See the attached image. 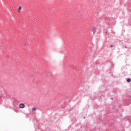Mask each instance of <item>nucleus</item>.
Instances as JSON below:
<instances>
[{"mask_svg":"<svg viewBox=\"0 0 131 131\" xmlns=\"http://www.w3.org/2000/svg\"><path fill=\"white\" fill-rule=\"evenodd\" d=\"M19 107L21 109H23V108L25 107V104H24V103H20L19 104Z\"/></svg>","mask_w":131,"mask_h":131,"instance_id":"nucleus-1","label":"nucleus"},{"mask_svg":"<svg viewBox=\"0 0 131 131\" xmlns=\"http://www.w3.org/2000/svg\"><path fill=\"white\" fill-rule=\"evenodd\" d=\"M32 112H34V111H36V108H35V107H33V108H32Z\"/></svg>","mask_w":131,"mask_h":131,"instance_id":"nucleus-2","label":"nucleus"},{"mask_svg":"<svg viewBox=\"0 0 131 131\" xmlns=\"http://www.w3.org/2000/svg\"><path fill=\"white\" fill-rule=\"evenodd\" d=\"M21 9H22V7H21V6H19V8L17 9V12H20V11H21Z\"/></svg>","mask_w":131,"mask_h":131,"instance_id":"nucleus-3","label":"nucleus"},{"mask_svg":"<svg viewBox=\"0 0 131 131\" xmlns=\"http://www.w3.org/2000/svg\"><path fill=\"white\" fill-rule=\"evenodd\" d=\"M92 32H93V34H95V28H93L92 29Z\"/></svg>","mask_w":131,"mask_h":131,"instance_id":"nucleus-4","label":"nucleus"},{"mask_svg":"<svg viewBox=\"0 0 131 131\" xmlns=\"http://www.w3.org/2000/svg\"><path fill=\"white\" fill-rule=\"evenodd\" d=\"M131 81V79L130 78H128L127 79V82H130Z\"/></svg>","mask_w":131,"mask_h":131,"instance_id":"nucleus-5","label":"nucleus"},{"mask_svg":"<svg viewBox=\"0 0 131 131\" xmlns=\"http://www.w3.org/2000/svg\"><path fill=\"white\" fill-rule=\"evenodd\" d=\"M110 48H113V45H110Z\"/></svg>","mask_w":131,"mask_h":131,"instance_id":"nucleus-6","label":"nucleus"},{"mask_svg":"<svg viewBox=\"0 0 131 131\" xmlns=\"http://www.w3.org/2000/svg\"><path fill=\"white\" fill-rule=\"evenodd\" d=\"M2 102H3V100L2 99H0V104L1 103H2Z\"/></svg>","mask_w":131,"mask_h":131,"instance_id":"nucleus-7","label":"nucleus"},{"mask_svg":"<svg viewBox=\"0 0 131 131\" xmlns=\"http://www.w3.org/2000/svg\"><path fill=\"white\" fill-rule=\"evenodd\" d=\"M84 118H85V117H84Z\"/></svg>","mask_w":131,"mask_h":131,"instance_id":"nucleus-8","label":"nucleus"}]
</instances>
